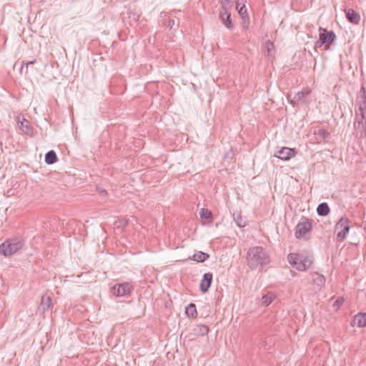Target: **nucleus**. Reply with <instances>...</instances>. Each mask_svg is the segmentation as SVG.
<instances>
[{"instance_id":"nucleus-16","label":"nucleus","mask_w":366,"mask_h":366,"mask_svg":"<svg viewBox=\"0 0 366 366\" xmlns=\"http://www.w3.org/2000/svg\"><path fill=\"white\" fill-rule=\"evenodd\" d=\"M57 161V157L54 151H50L45 156V162L48 164H51Z\"/></svg>"},{"instance_id":"nucleus-13","label":"nucleus","mask_w":366,"mask_h":366,"mask_svg":"<svg viewBox=\"0 0 366 366\" xmlns=\"http://www.w3.org/2000/svg\"><path fill=\"white\" fill-rule=\"evenodd\" d=\"M209 257V255L207 253L203 252H197L194 254L192 257V259L197 262H204Z\"/></svg>"},{"instance_id":"nucleus-24","label":"nucleus","mask_w":366,"mask_h":366,"mask_svg":"<svg viewBox=\"0 0 366 366\" xmlns=\"http://www.w3.org/2000/svg\"><path fill=\"white\" fill-rule=\"evenodd\" d=\"M344 303L343 298H339L336 300V301L334 302L333 306L335 307H337V309L340 308V307Z\"/></svg>"},{"instance_id":"nucleus-28","label":"nucleus","mask_w":366,"mask_h":366,"mask_svg":"<svg viewBox=\"0 0 366 366\" xmlns=\"http://www.w3.org/2000/svg\"><path fill=\"white\" fill-rule=\"evenodd\" d=\"M244 225H245V224H244H244H241L240 223L239 224V226H240V227H244Z\"/></svg>"},{"instance_id":"nucleus-6","label":"nucleus","mask_w":366,"mask_h":366,"mask_svg":"<svg viewBox=\"0 0 366 366\" xmlns=\"http://www.w3.org/2000/svg\"><path fill=\"white\" fill-rule=\"evenodd\" d=\"M350 222L346 218H342L336 224L335 230L339 240L342 241L350 230Z\"/></svg>"},{"instance_id":"nucleus-12","label":"nucleus","mask_w":366,"mask_h":366,"mask_svg":"<svg viewBox=\"0 0 366 366\" xmlns=\"http://www.w3.org/2000/svg\"><path fill=\"white\" fill-rule=\"evenodd\" d=\"M220 16L222 17V21L224 23V25L227 26V28H228L229 29H232L233 24H232V20L230 19L229 11H221Z\"/></svg>"},{"instance_id":"nucleus-5","label":"nucleus","mask_w":366,"mask_h":366,"mask_svg":"<svg viewBox=\"0 0 366 366\" xmlns=\"http://www.w3.org/2000/svg\"><path fill=\"white\" fill-rule=\"evenodd\" d=\"M133 287L128 282L113 286L112 293L116 297H126L131 294Z\"/></svg>"},{"instance_id":"nucleus-7","label":"nucleus","mask_w":366,"mask_h":366,"mask_svg":"<svg viewBox=\"0 0 366 366\" xmlns=\"http://www.w3.org/2000/svg\"><path fill=\"white\" fill-rule=\"evenodd\" d=\"M319 31L320 41L322 44L325 46V49H328L335 39V34L332 31H328L322 28H320Z\"/></svg>"},{"instance_id":"nucleus-14","label":"nucleus","mask_w":366,"mask_h":366,"mask_svg":"<svg viewBox=\"0 0 366 366\" xmlns=\"http://www.w3.org/2000/svg\"><path fill=\"white\" fill-rule=\"evenodd\" d=\"M185 312H186V315L189 317H192V318L197 317V311L195 305L193 304V303L189 304L187 307Z\"/></svg>"},{"instance_id":"nucleus-9","label":"nucleus","mask_w":366,"mask_h":366,"mask_svg":"<svg viewBox=\"0 0 366 366\" xmlns=\"http://www.w3.org/2000/svg\"><path fill=\"white\" fill-rule=\"evenodd\" d=\"M352 327H366V313L359 312L355 315L351 322Z\"/></svg>"},{"instance_id":"nucleus-25","label":"nucleus","mask_w":366,"mask_h":366,"mask_svg":"<svg viewBox=\"0 0 366 366\" xmlns=\"http://www.w3.org/2000/svg\"><path fill=\"white\" fill-rule=\"evenodd\" d=\"M247 0H237L236 2V9L239 8L242 6L246 5Z\"/></svg>"},{"instance_id":"nucleus-3","label":"nucleus","mask_w":366,"mask_h":366,"mask_svg":"<svg viewBox=\"0 0 366 366\" xmlns=\"http://www.w3.org/2000/svg\"><path fill=\"white\" fill-rule=\"evenodd\" d=\"M312 229V220L303 219L299 222L295 228V236L298 239L308 240Z\"/></svg>"},{"instance_id":"nucleus-22","label":"nucleus","mask_w":366,"mask_h":366,"mask_svg":"<svg viewBox=\"0 0 366 366\" xmlns=\"http://www.w3.org/2000/svg\"><path fill=\"white\" fill-rule=\"evenodd\" d=\"M362 119L358 122V128L366 130V113L362 114Z\"/></svg>"},{"instance_id":"nucleus-21","label":"nucleus","mask_w":366,"mask_h":366,"mask_svg":"<svg viewBox=\"0 0 366 366\" xmlns=\"http://www.w3.org/2000/svg\"><path fill=\"white\" fill-rule=\"evenodd\" d=\"M220 4L222 6L221 11H229L232 7L229 0H220Z\"/></svg>"},{"instance_id":"nucleus-1","label":"nucleus","mask_w":366,"mask_h":366,"mask_svg":"<svg viewBox=\"0 0 366 366\" xmlns=\"http://www.w3.org/2000/svg\"><path fill=\"white\" fill-rule=\"evenodd\" d=\"M287 259L292 267L299 271L307 269L312 264L311 254L305 251L291 253L288 255Z\"/></svg>"},{"instance_id":"nucleus-8","label":"nucleus","mask_w":366,"mask_h":366,"mask_svg":"<svg viewBox=\"0 0 366 366\" xmlns=\"http://www.w3.org/2000/svg\"><path fill=\"white\" fill-rule=\"evenodd\" d=\"M297 154V151L295 149L289 147H282L278 152L275 157L283 160L288 161L291 158L294 157Z\"/></svg>"},{"instance_id":"nucleus-27","label":"nucleus","mask_w":366,"mask_h":366,"mask_svg":"<svg viewBox=\"0 0 366 366\" xmlns=\"http://www.w3.org/2000/svg\"><path fill=\"white\" fill-rule=\"evenodd\" d=\"M174 24V21H171L169 22V26H173Z\"/></svg>"},{"instance_id":"nucleus-19","label":"nucleus","mask_w":366,"mask_h":366,"mask_svg":"<svg viewBox=\"0 0 366 366\" xmlns=\"http://www.w3.org/2000/svg\"><path fill=\"white\" fill-rule=\"evenodd\" d=\"M317 212L320 215H327L329 212V207L326 203L320 204L317 209Z\"/></svg>"},{"instance_id":"nucleus-10","label":"nucleus","mask_w":366,"mask_h":366,"mask_svg":"<svg viewBox=\"0 0 366 366\" xmlns=\"http://www.w3.org/2000/svg\"><path fill=\"white\" fill-rule=\"evenodd\" d=\"M212 278V274L210 272L203 275L199 285V289L202 293H206L208 291L211 286Z\"/></svg>"},{"instance_id":"nucleus-18","label":"nucleus","mask_w":366,"mask_h":366,"mask_svg":"<svg viewBox=\"0 0 366 366\" xmlns=\"http://www.w3.org/2000/svg\"><path fill=\"white\" fill-rule=\"evenodd\" d=\"M313 282L320 288L325 285V280L323 275L315 274L313 277Z\"/></svg>"},{"instance_id":"nucleus-23","label":"nucleus","mask_w":366,"mask_h":366,"mask_svg":"<svg viewBox=\"0 0 366 366\" xmlns=\"http://www.w3.org/2000/svg\"><path fill=\"white\" fill-rule=\"evenodd\" d=\"M265 46L268 51L269 54H271L270 52L274 50V44L269 41H267L265 43Z\"/></svg>"},{"instance_id":"nucleus-2","label":"nucleus","mask_w":366,"mask_h":366,"mask_svg":"<svg viewBox=\"0 0 366 366\" xmlns=\"http://www.w3.org/2000/svg\"><path fill=\"white\" fill-rule=\"evenodd\" d=\"M247 260L251 267H262L269 262V256L264 249L259 247L252 248L247 254Z\"/></svg>"},{"instance_id":"nucleus-17","label":"nucleus","mask_w":366,"mask_h":366,"mask_svg":"<svg viewBox=\"0 0 366 366\" xmlns=\"http://www.w3.org/2000/svg\"><path fill=\"white\" fill-rule=\"evenodd\" d=\"M274 297L275 296L273 294H267L262 296L261 300L262 305L265 307L269 305L274 300Z\"/></svg>"},{"instance_id":"nucleus-11","label":"nucleus","mask_w":366,"mask_h":366,"mask_svg":"<svg viewBox=\"0 0 366 366\" xmlns=\"http://www.w3.org/2000/svg\"><path fill=\"white\" fill-rule=\"evenodd\" d=\"M347 19L353 24H358L360 20V15L353 9H347L345 12Z\"/></svg>"},{"instance_id":"nucleus-15","label":"nucleus","mask_w":366,"mask_h":366,"mask_svg":"<svg viewBox=\"0 0 366 366\" xmlns=\"http://www.w3.org/2000/svg\"><path fill=\"white\" fill-rule=\"evenodd\" d=\"M202 219L208 220L209 222H212V213L210 210L206 208H202L199 212Z\"/></svg>"},{"instance_id":"nucleus-4","label":"nucleus","mask_w":366,"mask_h":366,"mask_svg":"<svg viewBox=\"0 0 366 366\" xmlns=\"http://www.w3.org/2000/svg\"><path fill=\"white\" fill-rule=\"evenodd\" d=\"M23 246L20 240L6 241L0 245V254L7 257L19 251Z\"/></svg>"},{"instance_id":"nucleus-20","label":"nucleus","mask_w":366,"mask_h":366,"mask_svg":"<svg viewBox=\"0 0 366 366\" xmlns=\"http://www.w3.org/2000/svg\"><path fill=\"white\" fill-rule=\"evenodd\" d=\"M237 10L238 11L239 14L243 19H247L248 14L246 5L242 6L239 8H237Z\"/></svg>"},{"instance_id":"nucleus-26","label":"nucleus","mask_w":366,"mask_h":366,"mask_svg":"<svg viewBox=\"0 0 366 366\" xmlns=\"http://www.w3.org/2000/svg\"><path fill=\"white\" fill-rule=\"evenodd\" d=\"M26 124V129L24 131L26 133L29 134L31 131L30 128L28 127V124L29 122L27 121H24V122H21V125L23 126L24 124Z\"/></svg>"}]
</instances>
